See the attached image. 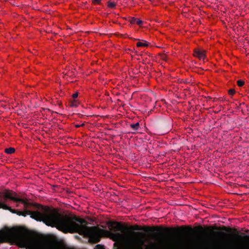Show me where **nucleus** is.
Wrapping results in <instances>:
<instances>
[{
	"label": "nucleus",
	"instance_id": "obj_1",
	"mask_svg": "<svg viewBox=\"0 0 249 249\" xmlns=\"http://www.w3.org/2000/svg\"><path fill=\"white\" fill-rule=\"evenodd\" d=\"M41 212L25 210L20 214L24 217L30 215L32 218L42 221L47 226L56 227L64 233H78L95 240L97 242L100 241V235L105 231L97 227L87 226L88 222L82 218L62 214L55 209L41 207Z\"/></svg>",
	"mask_w": 249,
	"mask_h": 249
},
{
	"label": "nucleus",
	"instance_id": "obj_2",
	"mask_svg": "<svg viewBox=\"0 0 249 249\" xmlns=\"http://www.w3.org/2000/svg\"><path fill=\"white\" fill-rule=\"evenodd\" d=\"M109 233L114 241L122 242L123 249H181L177 244H164L163 242L155 243L151 242L149 245L144 244V240L139 236L144 235L139 231H133L127 236H124L119 231L123 230L124 226L120 222H111L108 224Z\"/></svg>",
	"mask_w": 249,
	"mask_h": 249
},
{
	"label": "nucleus",
	"instance_id": "obj_3",
	"mask_svg": "<svg viewBox=\"0 0 249 249\" xmlns=\"http://www.w3.org/2000/svg\"><path fill=\"white\" fill-rule=\"evenodd\" d=\"M23 246L27 249H61L54 243L48 241L39 242H31L25 237L19 236L18 237Z\"/></svg>",
	"mask_w": 249,
	"mask_h": 249
},
{
	"label": "nucleus",
	"instance_id": "obj_4",
	"mask_svg": "<svg viewBox=\"0 0 249 249\" xmlns=\"http://www.w3.org/2000/svg\"><path fill=\"white\" fill-rule=\"evenodd\" d=\"M130 229L134 231H145L148 232H155V231H165L169 232L171 231L175 230V229H169L167 228H162V227H141L139 225H134L130 226L129 228Z\"/></svg>",
	"mask_w": 249,
	"mask_h": 249
},
{
	"label": "nucleus",
	"instance_id": "obj_5",
	"mask_svg": "<svg viewBox=\"0 0 249 249\" xmlns=\"http://www.w3.org/2000/svg\"><path fill=\"white\" fill-rule=\"evenodd\" d=\"M13 193L11 192H7L4 194V198L5 199H10L15 202H20L24 204L26 208H27L29 205L30 203L26 200H25L22 198H18L12 196Z\"/></svg>",
	"mask_w": 249,
	"mask_h": 249
},
{
	"label": "nucleus",
	"instance_id": "obj_6",
	"mask_svg": "<svg viewBox=\"0 0 249 249\" xmlns=\"http://www.w3.org/2000/svg\"><path fill=\"white\" fill-rule=\"evenodd\" d=\"M194 55L200 60H204L205 58V51L199 49H195L194 51Z\"/></svg>",
	"mask_w": 249,
	"mask_h": 249
},
{
	"label": "nucleus",
	"instance_id": "obj_7",
	"mask_svg": "<svg viewBox=\"0 0 249 249\" xmlns=\"http://www.w3.org/2000/svg\"><path fill=\"white\" fill-rule=\"evenodd\" d=\"M129 21L131 24H136L138 25H141L143 22L142 20L134 17L130 18Z\"/></svg>",
	"mask_w": 249,
	"mask_h": 249
},
{
	"label": "nucleus",
	"instance_id": "obj_8",
	"mask_svg": "<svg viewBox=\"0 0 249 249\" xmlns=\"http://www.w3.org/2000/svg\"><path fill=\"white\" fill-rule=\"evenodd\" d=\"M193 247L195 249H209L208 248V246H206L205 244H200V243H199V244L195 243L193 244Z\"/></svg>",
	"mask_w": 249,
	"mask_h": 249
},
{
	"label": "nucleus",
	"instance_id": "obj_9",
	"mask_svg": "<svg viewBox=\"0 0 249 249\" xmlns=\"http://www.w3.org/2000/svg\"><path fill=\"white\" fill-rule=\"evenodd\" d=\"M0 208H2L4 210H9L11 212L12 211H13V209L11 207L7 206L4 203L1 202H0Z\"/></svg>",
	"mask_w": 249,
	"mask_h": 249
},
{
	"label": "nucleus",
	"instance_id": "obj_10",
	"mask_svg": "<svg viewBox=\"0 0 249 249\" xmlns=\"http://www.w3.org/2000/svg\"><path fill=\"white\" fill-rule=\"evenodd\" d=\"M15 152V149L13 147H10L5 149V152L8 154H11Z\"/></svg>",
	"mask_w": 249,
	"mask_h": 249
},
{
	"label": "nucleus",
	"instance_id": "obj_11",
	"mask_svg": "<svg viewBox=\"0 0 249 249\" xmlns=\"http://www.w3.org/2000/svg\"><path fill=\"white\" fill-rule=\"evenodd\" d=\"M140 126V124L139 123H137L136 124H130V127L133 129L134 130H137Z\"/></svg>",
	"mask_w": 249,
	"mask_h": 249
},
{
	"label": "nucleus",
	"instance_id": "obj_12",
	"mask_svg": "<svg viewBox=\"0 0 249 249\" xmlns=\"http://www.w3.org/2000/svg\"><path fill=\"white\" fill-rule=\"evenodd\" d=\"M148 46V44L146 41L144 42H138L137 43V46L138 47H147Z\"/></svg>",
	"mask_w": 249,
	"mask_h": 249
},
{
	"label": "nucleus",
	"instance_id": "obj_13",
	"mask_svg": "<svg viewBox=\"0 0 249 249\" xmlns=\"http://www.w3.org/2000/svg\"><path fill=\"white\" fill-rule=\"evenodd\" d=\"M116 3L114 2L108 1L107 2V6L109 8H113L116 6Z\"/></svg>",
	"mask_w": 249,
	"mask_h": 249
},
{
	"label": "nucleus",
	"instance_id": "obj_14",
	"mask_svg": "<svg viewBox=\"0 0 249 249\" xmlns=\"http://www.w3.org/2000/svg\"><path fill=\"white\" fill-rule=\"evenodd\" d=\"M77 101L73 100L70 102V106L71 107H76L77 106Z\"/></svg>",
	"mask_w": 249,
	"mask_h": 249
},
{
	"label": "nucleus",
	"instance_id": "obj_15",
	"mask_svg": "<svg viewBox=\"0 0 249 249\" xmlns=\"http://www.w3.org/2000/svg\"><path fill=\"white\" fill-rule=\"evenodd\" d=\"M232 231L236 234L237 236L239 238V239H243V237L241 235H240L239 234V231L236 229H233L232 230Z\"/></svg>",
	"mask_w": 249,
	"mask_h": 249
},
{
	"label": "nucleus",
	"instance_id": "obj_16",
	"mask_svg": "<svg viewBox=\"0 0 249 249\" xmlns=\"http://www.w3.org/2000/svg\"><path fill=\"white\" fill-rule=\"evenodd\" d=\"M11 213H16L17 214H18L19 216H21L20 214H22V211H19V210H13V211H12Z\"/></svg>",
	"mask_w": 249,
	"mask_h": 249
},
{
	"label": "nucleus",
	"instance_id": "obj_17",
	"mask_svg": "<svg viewBox=\"0 0 249 249\" xmlns=\"http://www.w3.org/2000/svg\"><path fill=\"white\" fill-rule=\"evenodd\" d=\"M245 84L244 81L239 80L237 81V84L239 87H242Z\"/></svg>",
	"mask_w": 249,
	"mask_h": 249
},
{
	"label": "nucleus",
	"instance_id": "obj_18",
	"mask_svg": "<svg viewBox=\"0 0 249 249\" xmlns=\"http://www.w3.org/2000/svg\"><path fill=\"white\" fill-rule=\"evenodd\" d=\"M94 249H105L104 246L100 245V244H98L95 247Z\"/></svg>",
	"mask_w": 249,
	"mask_h": 249
},
{
	"label": "nucleus",
	"instance_id": "obj_19",
	"mask_svg": "<svg viewBox=\"0 0 249 249\" xmlns=\"http://www.w3.org/2000/svg\"><path fill=\"white\" fill-rule=\"evenodd\" d=\"M228 92L230 95H233L235 93V90L233 89H230Z\"/></svg>",
	"mask_w": 249,
	"mask_h": 249
},
{
	"label": "nucleus",
	"instance_id": "obj_20",
	"mask_svg": "<svg viewBox=\"0 0 249 249\" xmlns=\"http://www.w3.org/2000/svg\"><path fill=\"white\" fill-rule=\"evenodd\" d=\"M222 230L224 231H231L232 230L231 228H227V227L223 226L222 228Z\"/></svg>",
	"mask_w": 249,
	"mask_h": 249
},
{
	"label": "nucleus",
	"instance_id": "obj_21",
	"mask_svg": "<svg viewBox=\"0 0 249 249\" xmlns=\"http://www.w3.org/2000/svg\"><path fill=\"white\" fill-rule=\"evenodd\" d=\"M101 0H92V3L94 4H100Z\"/></svg>",
	"mask_w": 249,
	"mask_h": 249
},
{
	"label": "nucleus",
	"instance_id": "obj_22",
	"mask_svg": "<svg viewBox=\"0 0 249 249\" xmlns=\"http://www.w3.org/2000/svg\"><path fill=\"white\" fill-rule=\"evenodd\" d=\"M85 125V124L84 123H82V124H75V127H76V128H78V127H82V126H84Z\"/></svg>",
	"mask_w": 249,
	"mask_h": 249
},
{
	"label": "nucleus",
	"instance_id": "obj_23",
	"mask_svg": "<svg viewBox=\"0 0 249 249\" xmlns=\"http://www.w3.org/2000/svg\"><path fill=\"white\" fill-rule=\"evenodd\" d=\"M78 92H76L72 94V96L73 99H75L78 97Z\"/></svg>",
	"mask_w": 249,
	"mask_h": 249
},
{
	"label": "nucleus",
	"instance_id": "obj_24",
	"mask_svg": "<svg viewBox=\"0 0 249 249\" xmlns=\"http://www.w3.org/2000/svg\"><path fill=\"white\" fill-rule=\"evenodd\" d=\"M197 229L200 231H204V228L201 226H199L197 227Z\"/></svg>",
	"mask_w": 249,
	"mask_h": 249
},
{
	"label": "nucleus",
	"instance_id": "obj_25",
	"mask_svg": "<svg viewBox=\"0 0 249 249\" xmlns=\"http://www.w3.org/2000/svg\"><path fill=\"white\" fill-rule=\"evenodd\" d=\"M215 233L220 234V235H223L226 234V233L225 232H220V231L215 232Z\"/></svg>",
	"mask_w": 249,
	"mask_h": 249
},
{
	"label": "nucleus",
	"instance_id": "obj_26",
	"mask_svg": "<svg viewBox=\"0 0 249 249\" xmlns=\"http://www.w3.org/2000/svg\"><path fill=\"white\" fill-rule=\"evenodd\" d=\"M188 230L189 231H193V229L191 227H189L188 228Z\"/></svg>",
	"mask_w": 249,
	"mask_h": 249
},
{
	"label": "nucleus",
	"instance_id": "obj_27",
	"mask_svg": "<svg viewBox=\"0 0 249 249\" xmlns=\"http://www.w3.org/2000/svg\"><path fill=\"white\" fill-rule=\"evenodd\" d=\"M242 234H243V235H244V237H245V238H249V235H246V234H244V233H243Z\"/></svg>",
	"mask_w": 249,
	"mask_h": 249
},
{
	"label": "nucleus",
	"instance_id": "obj_28",
	"mask_svg": "<svg viewBox=\"0 0 249 249\" xmlns=\"http://www.w3.org/2000/svg\"><path fill=\"white\" fill-rule=\"evenodd\" d=\"M181 229H182V230H183V231H185V230H186V228H185V227H182L181 228Z\"/></svg>",
	"mask_w": 249,
	"mask_h": 249
},
{
	"label": "nucleus",
	"instance_id": "obj_29",
	"mask_svg": "<svg viewBox=\"0 0 249 249\" xmlns=\"http://www.w3.org/2000/svg\"><path fill=\"white\" fill-rule=\"evenodd\" d=\"M207 229H208V230H210V229H211V228H210V227H209V228H207Z\"/></svg>",
	"mask_w": 249,
	"mask_h": 249
},
{
	"label": "nucleus",
	"instance_id": "obj_30",
	"mask_svg": "<svg viewBox=\"0 0 249 249\" xmlns=\"http://www.w3.org/2000/svg\"><path fill=\"white\" fill-rule=\"evenodd\" d=\"M238 249H241V248H238ZM241 249H243V248H241Z\"/></svg>",
	"mask_w": 249,
	"mask_h": 249
}]
</instances>
